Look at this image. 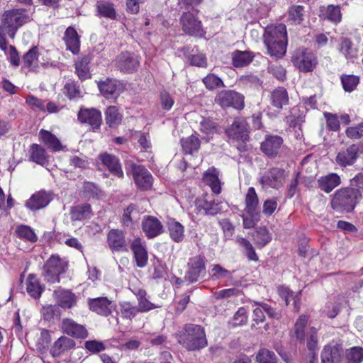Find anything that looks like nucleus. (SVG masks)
<instances>
[{
	"label": "nucleus",
	"instance_id": "nucleus-18",
	"mask_svg": "<svg viewBox=\"0 0 363 363\" xmlns=\"http://www.w3.org/2000/svg\"><path fill=\"white\" fill-rule=\"evenodd\" d=\"M283 144V139L279 135H267L261 143L262 151L268 157L277 156Z\"/></svg>",
	"mask_w": 363,
	"mask_h": 363
},
{
	"label": "nucleus",
	"instance_id": "nucleus-56",
	"mask_svg": "<svg viewBox=\"0 0 363 363\" xmlns=\"http://www.w3.org/2000/svg\"><path fill=\"white\" fill-rule=\"evenodd\" d=\"M341 82L345 91H352L358 85L359 78L355 75H342Z\"/></svg>",
	"mask_w": 363,
	"mask_h": 363
},
{
	"label": "nucleus",
	"instance_id": "nucleus-33",
	"mask_svg": "<svg viewBox=\"0 0 363 363\" xmlns=\"http://www.w3.org/2000/svg\"><path fill=\"white\" fill-rule=\"evenodd\" d=\"M98 16L110 19H116L117 16L115 5L105 0L98 1L96 4Z\"/></svg>",
	"mask_w": 363,
	"mask_h": 363
},
{
	"label": "nucleus",
	"instance_id": "nucleus-55",
	"mask_svg": "<svg viewBox=\"0 0 363 363\" xmlns=\"http://www.w3.org/2000/svg\"><path fill=\"white\" fill-rule=\"evenodd\" d=\"M258 363H277V358L274 352L267 348H261L256 354Z\"/></svg>",
	"mask_w": 363,
	"mask_h": 363
},
{
	"label": "nucleus",
	"instance_id": "nucleus-40",
	"mask_svg": "<svg viewBox=\"0 0 363 363\" xmlns=\"http://www.w3.org/2000/svg\"><path fill=\"white\" fill-rule=\"evenodd\" d=\"M91 59L89 56H84L75 62V72L81 80L91 77L89 65Z\"/></svg>",
	"mask_w": 363,
	"mask_h": 363
},
{
	"label": "nucleus",
	"instance_id": "nucleus-21",
	"mask_svg": "<svg viewBox=\"0 0 363 363\" xmlns=\"http://www.w3.org/2000/svg\"><path fill=\"white\" fill-rule=\"evenodd\" d=\"M107 242L112 251H128V245L125 239V236L121 230H110L107 236Z\"/></svg>",
	"mask_w": 363,
	"mask_h": 363
},
{
	"label": "nucleus",
	"instance_id": "nucleus-15",
	"mask_svg": "<svg viewBox=\"0 0 363 363\" xmlns=\"http://www.w3.org/2000/svg\"><path fill=\"white\" fill-rule=\"evenodd\" d=\"M230 138L245 142L248 140V128L245 119L236 118L228 130Z\"/></svg>",
	"mask_w": 363,
	"mask_h": 363
},
{
	"label": "nucleus",
	"instance_id": "nucleus-27",
	"mask_svg": "<svg viewBox=\"0 0 363 363\" xmlns=\"http://www.w3.org/2000/svg\"><path fill=\"white\" fill-rule=\"evenodd\" d=\"M196 206L199 208L203 209L207 215L214 216L222 211V202L214 199H208L203 196L196 200Z\"/></svg>",
	"mask_w": 363,
	"mask_h": 363
},
{
	"label": "nucleus",
	"instance_id": "nucleus-41",
	"mask_svg": "<svg viewBox=\"0 0 363 363\" xmlns=\"http://www.w3.org/2000/svg\"><path fill=\"white\" fill-rule=\"evenodd\" d=\"M169 236L175 242H180L184 238V226L174 220H169L167 223Z\"/></svg>",
	"mask_w": 363,
	"mask_h": 363
},
{
	"label": "nucleus",
	"instance_id": "nucleus-13",
	"mask_svg": "<svg viewBox=\"0 0 363 363\" xmlns=\"http://www.w3.org/2000/svg\"><path fill=\"white\" fill-rule=\"evenodd\" d=\"M342 357V348L336 342H330L323 347L321 363H340Z\"/></svg>",
	"mask_w": 363,
	"mask_h": 363
},
{
	"label": "nucleus",
	"instance_id": "nucleus-22",
	"mask_svg": "<svg viewBox=\"0 0 363 363\" xmlns=\"http://www.w3.org/2000/svg\"><path fill=\"white\" fill-rule=\"evenodd\" d=\"M53 294L57 305L62 308H72L77 303V296L69 290L58 289Z\"/></svg>",
	"mask_w": 363,
	"mask_h": 363
},
{
	"label": "nucleus",
	"instance_id": "nucleus-12",
	"mask_svg": "<svg viewBox=\"0 0 363 363\" xmlns=\"http://www.w3.org/2000/svg\"><path fill=\"white\" fill-rule=\"evenodd\" d=\"M139 65V60L135 55L125 52L121 53L115 60L116 67L123 72H133Z\"/></svg>",
	"mask_w": 363,
	"mask_h": 363
},
{
	"label": "nucleus",
	"instance_id": "nucleus-52",
	"mask_svg": "<svg viewBox=\"0 0 363 363\" xmlns=\"http://www.w3.org/2000/svg\"><path fill=\"white\" fill-rule=\"evenodd\" d=\"M304 8L303 6H292L289 9V21L294 24H300L303 21Z\"/></svg>",
	"mask_w": 363,
	"mask_h": 363
},
{
	"label": "nucleus",
	"instance_id": "nucleus-6",
	"mask_svg": "<svg viewBox=\"0 0 363 363\" xmlns=\"http://www.w3.org/2000/svg\"><path fill=\"white\" fill-rule=\"evenodd\" d=\"M66 263L58 256L52 255L43 267V275L45 281L54 284L60 281L59 275L65 272Z\"/></svg>",
	"mask_w": 363,
	"mask_h": 363
},
{
	"label": "nucleus",
	"instance_id": "nucleus-36",
	"mask_svg": "<svg viewBox=\"0 0 363 363\" xmlns=\"http://www.w3.org/2000/svg\"><path fill=\"white\" fill-rule=\"evenodd\" d=\"M39 137L41 141L53 152H57L62 150V145L58 138L50 132L40 130Z\"/></svg>",
	"mask_w": 363,
	"mask_h": 363
},
{
	"label": "nucleus",
	"instance_id": "nucleus-43",
	"mask_svg": "<svg viewBox=\"0 0 363 363\" xmlns=\"http://www.w3.org/2000/svg\"><path fill=\"white\" fill-rule=\"evenodd\" d=\"M137 299H138V309L139 313H145L148 312L152 309L159 308L160 306L156 305L152 302H150L147 298V293L145 291L140 290L137 294Z\"/></svg>",
	"mask_w": 363,
	"mask_h": 363
},
{
	"label": "nucleus",
	"instance_id": "nucleus-32",
	"mask_svg": "<svg viewBox=\"0 0 363 363\" xmlns=\"http://www.w3.org/2000/svg\"><path fill=\"white\" fill-rule=\"evenodd\" d=\"M99 160L113 174L118 177H123V172L118 158L113 155L104 153L99 155Z\"/></svg>",
	"mask_w": 363,
	"mask_h": 363
},
{
	"label": "nucleus",
	"instance_id": "nucleus-47",
	"mask_svg": "<svg viewBox=\"0 0 363 363\" xmlns=\"http://www.w3.org/2000/svg\"><path fill=\"white\" fill-rule=\"evenodd\" d=\"M30 151L32 161L41 165H44L48 162L45 150L40 145L38 144L32 145Z\"/></svg>",
	"mask_w": 363,
	"mask_h": 363
},
{
	"label": "nucleus",
	"instance_id": "nucleus-58",
	"mask_svg": "<svg viewBox=\"0 0 363 363\" xmlns=\"http://www.w3.org/2000/svg\"><path fill=\"white\" fill-rule=\"evenodd\" d=\"M120 306L121 315L124 318L132 319L139 313L138 308L129 302H123Z\"/></svg>",
	"mask_w": 363,
	"mask_h": 363
},
{
	"label": "nucleus",
	"instance_id": "nucleus-29",
	"mask_svg": "<svg viewBox=\"0 0 363 363\" xmlns=\"http://www.w3.org/2000/svg\"><path fill=\"white\" fill-rule=\"evenodd\" d=\"M101 94L106 99L116 98L119 94V83L112 79H107L98 84Z\"/></svg>",
	"mask_w": 363,
	"mask_h": 363
},
{
	"label": "nucleus",
	"instance_id": "nucleus-62",
	"mask_svg": "<svg viewBox=\"0 0 363 363\" xmlns=\"http://www.w3.org/2000/svg\"><path fill=\"white\" fill-rule=\"evenodd\" d=\"M16 233L21 238L34 242L37 240V236L33 230L28 226L22 225L17 228Z\"/></svg>",
	"mask_w": 363,
	"mask_h": 363
},
{
	"label": "nucleus",
	"instance_id": "nucleus-1",
	"mask_svg": "<svg viewBox=\"0 0 363 363\" xmlns=\"http://www.w3.org/2000/svg\"><path fill=\"white\" fill-rule=\"evenodd\" d=\"M264 37V42L270 56L280 58L285 55L287 46V32L285 25L268 26Z\"/></svg>",
	"mask_w": 363,
	"mask_h": 363
},
{
	"label": "nucleus",
	"instance_id": "nucleus-50",
	"mask_svg": "<svg viewBox=\"0 0 363 363\" xmlns=\"http://www.w3.org/2000/svg\"><path fill=\"white\" fill-rule=\"evenodd\" d=\"M122 116L116 106H111L106 111V121L109 127H116L121 122Z\"/></svg>",
	"mask_w": 363,
	"mask_h": 363
},
{
	"label": "nucleus",
	"instance_id": "nucleus-51",
	"mask_svg": "<svg viewBox=\"0 0 363 363\" xmlns=\"http://www.w3.org/2000/svg\"><path fill=\"white\" fill-rule=\"evenodd\" d=\"M271 235L266 228L259 227L256 230L254 241L258 247H263L271 241Z\"/></svg>",
	"mask_w": 363,
	"mask_h": 363
},
{
	"label": "nucleus",
	"instance_id": "nucleus-60",
	"mask_svg": "<svg viewBox=\"0 0 363 363\" xmlns=\"http://www.w3.org/2000/svg\"><path fill=\"white\" fill-rule=\"evenodd\" d=\"M132 135L135 140H138L142 150L147 151L151 148L150 139L147 135L139 131H135L132 133Z\"/></svg>",
	"mask_w": 363,
	"mask_h": 363
},
{
	"label": "nucleus",
	"instance_id": "nucleus-19",
	"mask_svg": "<svg viewBox=\"0 0 363 363\" xmlns=\"http://www.w3.org/2000/svg\"><path fill=\"white\" fill-rule=\"evenodd\" d=\"M62 331L69 336L75 338H86L88 333L86 328L70 318H65L62 322Z\"/></svg>",
	"mask_w": 363,
	"mask_h": 363
},
{
	"label": "nucleus",
	"instance_id": "nucleus-14",
	"mask_svg": "<svg viewBox=\"0 0 363 363\" xmlns=\"http://www.w3.org/2000/svg\"><path fill=\"white\" fill-rule=\"evenodd\" d=\"M52 200V194L42 190L33 194L26 201V206L31 211H37L47 206Z\"/></svg>",
	"mask_w": 363,
	"mask_h": 363
},
{
	"label": "nucleus",
	"instance_id": "nucleus-30",
	"mask_svg": "<svg viewBox=\"0 0 363 363\" xmlns=\"http://www.w3.org/2000/svg\"><path fill=\"white\" fill-rule=\"evenodd\" d=\"M245 203V211L249 216H258L259 199L254 187L247 189Z\"/></svg>",
	"mask_w": 363,
	"mask_h": 363
},
{
	"label": "nucleus",
	"instance_id": "nucleus-3",
	"mask_svg": "<svg viewBox=\"0 0 363 363\" xmlns=\"http://www.w3.org/2000/svg\"><path fill=\"white\" fill-rule=\"evenodd\" d=\"M361 199V194L354 188L344 187L335 192L330 203L337 212H350Z\"/></svg>",
	"mask_w": 363,
	"mask_h": 363
},
{
	"label": "nucleus",
	"instance_id": "nucleus-44",
	"mask_svg": "<svg viewBox=\"0 0 363 363\" xmlns=\"http://www.w3.org/2000/svg\"><path fill=\"white\" fill-rule=\"evenodd\" d=\"M91 216V209L89 204L77 205L72 208L71 218L74 220H82L89 218Z\"/></svg>",
	"mask_w": 363,
	"mask_h": 363
},
{
	"label": "nucleus",
	"instance_id": "nucleus-16",
	"mask_svg": "<svg viewBox=\"0 0 363 363\" xmlns=\"http://www.w3.org/2000/svg\"><path fill=\"white\" fill-rule=\"evenodd\" d=\"M78 118L82 123H88L94 130L98 129L102 122L101 113L96 108L81 109Z\"/></svg>",
	"mask_w": 363,
	"mask_h": 363
},
{
	"label": "nucleus",
	"instance_id": "nucleus-59",
	"mask_svg": "<svg viewBox=\"0 0 363 363\" xmlns=\"http://www.w3.org/2000/svg\"><path fill=\"white\" fill-rule=\"evenodd\" d=\"M203 82L206 87L209 90H213L224 86L223 81L214 74H208L203 79Z\"/></svg>",
	"mask_w": 363,
	"mask_h": 363
},
{
	"label": "nucleus",
	"instance_id": "nucleus-2",
	"mask_svg": "<svg viewBox=\"0 0 363 363\" xmlns=\"http://www.w3.org/2000/svg\"><path fill=\"white\" fill-rule=\"evenodd\" d=\"M178 342L189 351H199L208 345L204 328L196 324L186 325Z\"/></svg>",
	"mask_w": 363,
	"mask_h": 363
},
{
	"label": "nucleus",
	"instance_id": "nucleus-37",
	"mask_svg": "<svg viewBox=\"0 0 363 363\" xmlns=\"http://www.w3.org/2000/svg\"><path fill=\"white\" fill-rule=\"evenodd\" d=\"M43 286L38 279L33 274L28 275L26 279V291L34 298H39L43 291Z\"/></svg>",
	"mask_w": 363,
	"mask_h": 363
},
{
	"label": "nucleus",
	"instance_id": "nucleus-57",
	"mask_svg": "<svg viewBox=\"0 0 363 363\" xmlns=\"http://www.w3.org/2000/svg\"><path fill=\"white\" fill-rule=\"evenodd\" d=\"M306 345L310 351L314 352L318 350V335L317 330L314 327H311L306 335Z\"/></svg>",
	"mask_w": 363,
	"mask_h": 363
},
{
	"label": "nucleus",
	"instance_id": "nucleus-25",
	"mask_svg": "<svg viewBox=\"0 0 363 363\" xmlns=\"http://www.w3.org/2000/svg\"><path fill=\"white\" fill-rule=\"evenodd\" d=\"M75 347V342L69 337L61 336L50 348V354L54 357H58Z\"/></svg>",
	"mask_w": 363,
	"mask_h": 363
},
{
	"label": "nucleus",
	"instance_id": "nucleus-5",
	"mask_svg": "<svg viewBox=\"0 0 363 363\" xmlns=\"http://www.w3.org/2000/svg\"><path fill=\"white\" fill-rule=\"evenodd\" d=\"M127 174H130L137 187L147 191L152 186L153 178L150 172L143 165L133 162L126 164Z\"/></svg>",
	"mask_w": 363,
	"mask_h": 363
},
{
	"label": "nucleus",
	"instance_id": "nucleus-31",
	"mask_svg": "<svg viewBox=\"0 0 363 363\" xmlns=\"http://www.w3.org/2000/svg\"><path fill=\"white\" fill-rule=\"evenodd\" d=\"M203 182L209 186L211 191L219 194L221 192V183L218 177V172L215 168L208 169L203 174Z\"/></svg>",
	"mask_w": 363,
	"mask_h": 363
},
{
	"label": "nucleus",
	"instance_id": "nucleus-54",
	"mask_svg": "<svg viewBox=\"0 0 363 363\" xmlns=\"http://www.w3.org/2000/svg\"><path fill=\"white\" fill-rule=\"evenodd\" d=\"M308 317L306 315H301L294 325V332L296 338L301 342H304L306 339L305 327L308 323Z\"/></svg>",
	"mask_w": 363,
	"mask_h": 363
},
{
	"label": "nucleus",
	"instance_id": "nucleus-38",
	"mask_svg": "<svg viewBox=\"0 0 363 363\" xmlns=\"http://www.w3.org/2000/svg\"><path fill=\"white\" fill-rule=\"evenodd\" d=\"M337 49L347 60H353L357 57L358 50L348 38H342Z\"/></svg>",
	"mask_w": 363,
	"mask_h": 363
},
{
	"label": "nucleus",
	"instance_id": "nucleus-45",
	"mask_svg": "<svg viewBox=\"0 0 363 363\" xmlns=\"http://www.w3.org/2000/svg\"><path fill=\"white\" fill-rule=\"evenodd\" d=\"M181 145L185 154H192L199 150L200 147V140L196 135H191L181 140Z\"/></svg>",
	"mask_w": 363,
	"mask_h": 363
},
{
	"label": "nucleus",
	"instance_id": "nucleus-10",
	"mask_svg": "<svg viewBox=\"0 0 363 363\" xmlns=\"http://www.w3.org/2000/svg\"><path fill=\"white\" fill-rule=\"evenodd\" d=\"M189 270L185 279L191 282H196L206 274L205 258L201 255H196L189 259L188 262Z\"/></svg>",
	"mask_w": 363,
	"mask_h": 363
},
{
	"label": "nucleus",
	"instance_id": "nucleus-23",
	"mask_svg": "<svg viewBox=\"0 0 363 363\" xmlns=\"http://www.w3.org/2000/svg\"><path fill=\"white\" fill-rule=\"evenodd\" d=\"M137 266L144 267L147 263V252L140 238H135L130 245Z\"/></svg>",
	"mask_w": 363,
	"mask_h": 363
},
{
	"label": "nucleus",
	"instance_id": "nucleus-17",
	"mask_svg": "<svg viewBox=\"0 0 363 363\" xmlns=\"http://www.w3.org/2000/svg\"><path fill=\"white\" fill-rule=\"evenodd\" d=\"M284 171L279 168H272L260 178L262 184L267 187L278 189L283 184Z\"/></svg>",
	"mask_w": 363,
	"mask_h": 363
},
{
	"label": "nucleus",
	"instance_id": "nucleus-61",
	"mask_svg": "<svg viewBox=\"0 0 363 363\" xmlns=\"http://www.w3.org/2000/svg\"><path fill=\"white\" fill-rule=\"evenodd\" d=\"M348 363H360L363 360V349L359 347L351 348L347 353Z\"/></svg>",
	"mask_w": 363,
	"mask_h": 363
},
{
	"label": "nucleus",
	"instance_id": "nucleus-24",
	"mask_svg": "<svg viewBox=\"0 0 363 363\" xmlns=\"http://www.w3.org/2000/svg\"><path fill=\"white\" fill-rule=\"evenodd\" d=\"M144 233L149 238H155L162 233L163 226L161 222L156 218L148 216L142 223Z\"/></svg>",
	"mask_w": 363,
	"mask_h": 363
},
{
	"label": "nucleus",
	"instance_id": "nucleus-20",
	"mask_svg": "<svg viewBox=\"0 0 363 363\" xmlns=\"http://www.w3.org/2000/svg\"><path fill=\"white\" fill-rule=\"evenodd\" d=\"M88 305L89 309L101 315L107 316L112 311V302L106 297L89 298Z\"/></svg>",
	"mask_w": 363,
	"mask_h": 363
},
{
	"label": "nucleus",
	"instance_id": "nucleus-46",
	"mask_svg": "<svg viewBox=\"0 0 363 363\" xmlns=\"http://www.w3.org/2000/svg\"><path fill=\"white\" fill-rule=\"evenodd\" d=\"M200 130L205 135L203 139L208 142L213 138V135L218 132V128L213 121L204 119L200 123Z\"/></svg>",
	"mask_w": 363,
	"mask_h": 363
},
{
	"label": "nucleus",
	"instance_id": "nucleus-53",
	"mask_svg": "<svg viewBox=\"0 0 363 363\" xmlns=\"http://www.w3.org/2000/svg\"><path fill=\"white\" fill-rule=\"evenodd\" d=\"M24 65L30 70H34L38 67V48L33 47L23 55Z\"/></svg>",
	"mask_w": 363,
	"mask_h": 363
},
{
	"label": "nucleus",
	"instance_id": "nucleus-28",
	"mask_svg": "<svg viewBox=\"0 0 363 363\" xmlns=\"http://www.w3.org/2000/svg\"><path fill=\"white\" fill-rule=\"evenodd\" d=\"M63 40L67 50L74 55L78 54L80 48V40L77 30L73 27L69 26L66 29Z\"/></svg>",
	"mask_w": 363,
	"mask_h": 363
},
{
	"label": "nucleus",
	"instance_id": "nucleus-63",
	"mask_svg": "<svg viewBox=\"0 0 363 363\" xmlns=\"http://www.w3.org/2000/svg\"><path fill=\"white\" fill-rule=\"evenodd\" d=\"M69 164L74 168H79L81 169H86L89 166V161L87 157L83 155L80 156L74 155L70 157Z\"/></svg>",
	"mask_w": 363,
	"mask_h": 363
},
{
	"label": "nucleus",
	"instance_id": "nucleus-49",
	"mask_svg": "<svg viewBox=\"0 0 363 363\" xmlns=\"http://www.w3.org/2000/svg\"><path fill=\"white\" fill-rule=\"evenodd\" d=\"M236 242L241 247L243 248L245 255L250 260H258V256L250 241L242 237L238 236L236 238Z\"/></svg>",
	"mask_w": 363,
	"mask_h": 363
},
{
	"label": "nucleus",
	"instance_id": "nucleus-48",
	"mask_svg": "<svg viewBox=\"0 0 363 363\" xmlns=\"http://www.w3.org/2000/svg\"><path fill=\"white\" fill-rule=\"evenodd\" d=\"M236 242L241 247L243 248L245 255L250 260H258V256L250 241L242 237L238 236L236 238Z\"/></svg>",
	"mask_w": 363,
	"mask_h": 363
},
{
	"label": "nucleus",
	"instance_id": "nucleus-42",
	"mask_svg": "<svg viewBox=\"0 0 363 363\" xmlns=\"http://www.w3.org/2000/svg\"><path fill=\"white\" fill-rule=\"evenodd\" d=\"M278 293L279 296L284 299L286 305H289L290 301H292L294 310L296 311H299L298 301L300 300L301 292L294 294L291 291L288 287L282 286L278 288Z\"/></svg>",
	"mask_w": 363,
	"mask_h": 363
},
{
	"label": "nucleus",
	"instance_id": "nucleus-4",
	"mask_svg": "<svg viewBox=\"0 0 363 363\" xmlns=\"http://www.w3.org/2000/svg\"><path fill=\"white\" fill-rule=\"evenodd\" d=\"M30 21V17L26 9H10L4 13L0 27L11 38H14L17 30Z\"/></svg>",
	"mask_w": 363,
	"mask_h": 363
},
{
	"label": "nucleus",
	"instance_id": "nucleus-8",
	"mask_svg": "<svg viewBox=\"0 0 363 363\" xmlns=\"http://www.w3.org/2000/svg\"><path fill=\"white\" fill-rule=\"evenodd\" d=\"M215 101L223 108L242 109L244 107V96L233 90L220 91L216 96Z\"/></svg>",
	"mask_w": 363,
	"mask_h": 363
},
{
	"label": "nucleus",
	"instance_id": "nucleus-64",
	"mask_svg": "<svg viewBox=\"0 0 363 363\" xmlns=\"http://www.w3.org/2000/svg\"><path fill=\"white\" fill-rule=\"evenodd\" d=\"M346 135L351 139H359L363 137V122L355 126L347 128Z\"/></svg>",
	"mask_w": 363,
	"mask_h": 363
},
{
	"label": "nucleus",
	"instance_id": "nucleus-34",
	"mask_svg": "<svg viewBox=\"0 0 363 363\" xmlns=\"http://www.w3.org/2000/svg\"><path fill=\"white\" fill-rule=\"evenodd\" d=\"M270 100L271 104L280 111L284 106L288 104L289 96L287 91L284 87L275 89L271 93Z\"/></svg>",
	"mask_w": 363,
	"mask_h": 363
},
{
	"label": "nucleus",
	"instance_id": "nucleus-39",
	"mask_svg": "<svg viewBox=\"0 0 363 363\" xmlns=\"http://www.w3.org/2000/svg\"><path fill=\"white\" fill-rule=\"evenodd\" d=\"M209 274L211 279L214 281H226L234 284L232 272L218 264L212 265Z\"/></svg>",
	"mask_w": 363,
	"mask_h": 363
},
{
	"label": "nucleus",
	"instance_id": "nucleus-11",
	"mask_svg": "<svg viewBox=\"0 0 363 363\" xmlns=\"http://www.w3.org/2000/svg\"><path fill=\"white\" fill-rule=\"evenodd\" d=\"M180 23L184 32L189 35L201 36L203 33L201 21L191 12L184 13Z\"/></svg>",
	"mask_w": 363,
	"mask_h": 363
},
{
	"label": "nucleus",
	"instance_id": "nucleus-7",
	"mask_svg": "<svg viewBox=\"0 0 363 363\" xmlns=\"http://www.w3.org/2000/svg\"><path fill=\"white\" fill-rule=\"evenodd\" d=\"M291 61L294 65L303 72L313 71L317 64L315 55L305 48L296 50L294 53Z\"/></svg>",
	"mask_w": 363,
	"mask_h": 363
},
{
	"label": "nucleus",
	"instance_id": "nucleus-35",
	"mask_svg": "<svg viewBox=\"0 0 363 363\" xmlns=\"http://www.w3.org/2000/svg\"><path fill=\"white\" fill-rule=\"evenodd\" d=\"M254 57V54L250 51L237 50L232 53V62L235 67H243L248 65Z\"/></svg>",
	"mask_w": 363,
	"mask_h": 363
},
{
	"label": "nucleus",
	"instance_id": "nucleus-9",
	"mask_svg": "<svg viewBox=\"0 0 363 363\" xmlns=\"http://www.w3.org/2000/svg\"><path fill=\"white\" fill-rule=\"evenodd\" d=\"M360 154L359 147L356 144L342 148L337 152L335 163L342 168L353 165Z\"/></svg>",
	"mask_w": 363,
	"mask_h": 363
},
{
	"label": "nucleus",
	"instance_id": "nucleus-26",
	"mask_svg": "<svg viewBox=\"0 0 363 363\" xmlns=\"http://www.w3.org/2000/svg\"><path fill=\"white\" fill-rule=\"evenodd\" d=\"M318 186L325 193L331 192L341 184L340 177L336 173H330L320 177L318 181Z\"/></svg>",
	"mask_w": 363,
	"mask_h": 363
}]
</instances>
